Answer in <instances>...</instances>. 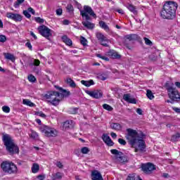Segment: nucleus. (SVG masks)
<instances>
[{
  "label": "nucleus",
  "instance_id": "obj_1",
  "mask_svg": "<svg viewBox=\"0 0 180 180\" xmlns=\"http://www.w3.org/2000/svg\"><path fill=\"white\" fill-rule=\"evenodd\" d=\"M125 137L129 144L134 148L135 153H146V141L142 132L139 133L133 129H127Z\"/></svg>",
  "mask_w": 180,
  "mask_h": 180
},
{
  "label": "nucleus",
  "instance_id": "obj_2",
  "mask_svg": "<svg viewBox=\"0 0 180 180\" xmlns=\"http://www.w3.org/2000/svg\"><path fill=\"white\" fill-rule=\"evenodd\" d=\"M176 9H178V3L174 1H166L160 11V16L162 19L171 20L175 18Z\"/></svg>",
  "mask_w": 180,
  "mask_h": 180
},
{
  "label": "nucleus",
  "instance_id": "obj_3",
  "mask_svg": "<svg viewBox=\"0 0 180 180\" xmlns=\"http://www.w3.org/2000/svg\"><path fill=\"white\" fill-rule=\"evenodd\" d=\"M3 143L6 147V151H8L10 155H13L15 154H19V147L15 143L12 136L9 134H4L2 137Z\"/></svg>",
  "mask_w": 180,
  "mask_h": 180
},
{
  "label": "nucleus",
  "instance_id": "obj_4",
  "mask_svg": "<svg viewBox=\"0 0 180 180\" xmlns=\"http://www.w3.org/2000/svg\"><path fill=\"white\" fill-rule=\"evenodd\" d=\"M44 99H45L48 103H51L53 106H58L60 102H61L58 91H49L44 96Z\"/></svg>",
  "mask_w": 180,
  "mask_h": 180
},
{
  "label": "nucleus",
  "instance_id": "obj_5",
  "mask_svg": "<svg viewBox=\"0 0 180 180\" xmlns=\"http://www.w3.org/2000/svg\"><path fill=\"white\" fill-rule=\"evenodd\" d=\"M1 169H3L4 172L6 174H16L18 172V167L15 163L11 161H4L1 165Z\"/></svg>",
  "mask_w": 180,
  "mask_h": 180
},
{
  "label": "nucleus",
  "instance_id": "obj_6",
  "mask_svg": "<svg viewBox=\"0 0 180 180\" xmlns=\"http://www.w3.org/2000/svg\"><path fill=\"white\" fill-rule=\"evenodd\" d=\"M80 15L84 20H91V16L96 19V14L89 6H84L83 9L80 10Z\"/></svg>",
  "mask_w": 180,
  "mask_h": 180
},
{
  "label": "nucleus",
  "instance_id": "obj_7",
  "mask_svg": "<svg viewBox=\"0 0 180 180\" xmlns=\"http://www.w3.org/2000/svg\"><path fill=\"white\" fill-rule=\"evenodd\" d=\"M166 89L168 91V96L172 101H180V94L176 89L174 88V84L171 83H166Z\"/></svg>",
  "mask_w": 180,
  "mask_h": 180
},
{
  "label": "nucleus",
  "instance_id": "obj_8",
  "mask_svg": "<svg viewBox=\"0 0 180 180\" xmlns=\"http://www.w3.org/2000/svg\"><path fill=\"white\" fill-rule=\"evenodd\" d=\"M40 131L46 136V137H57L58 131L53 127L44 125L40 127Z\"/></svg>",
  "mask_w": 180,
  "mask_h": 180
},
{
  "label": "nucleus",
  "instance_id": "obj_9",
  "mask_svg": "<svg viewBox=\"0 0 180 180\" xmlns=\"http://www.w3.org/2000/svg\"><path fill=\"white\" fill-rule=\"evenodd\" d=\"M38 30L41 34V36L43 37H46V39H49L51 36V30L46 25H41L38 27Z\"/></svg>",
  "mask_w": 180,
  "mask_h": 180
},
{
  "label": "nucleus",
  "instance_id": "obj_10",
  "mask_svg": "<svg viewBox=\"0 0 180 180\" xmlns=\"http://www.w3.org/2000/svg\"><path fill=\"white\" fill-rule=\"evenodd\" d=\"M110 153L113 154L114 155H116L117 161L120 162H127V158L126 156H122L123 153L116 150V149H112L110 150Z\"/></svg>",
  "mask_w": 180,
  "mask_h": 180
},
{
  "label": "nucleus",
  "instance_id": "obj_11",
  "mask_svg": "<svg viewBox=\"0 0 180 180\" xmlns=\"http://www.w3.org/2000/svg\"><path fill=\"white\" fill-rule=\"evenodd\" d=\"M155 165H154L153 163L148 162L146 164L142 165V170L145 174H152L153 171H155Z\"/></svg>",
  "mask_w": 180,
  "mask_h": 180
},
{
  "label": "nucleus",
  "instance_id": "obj_12",
  "mask_svg": "<svg viewBox=\"0 0 180 180\" xmlns=\"http://www.w3.org/2000/svg\"><path fill=\"white\" fill-rule=\"evenodd\" d=\"M6 16L8 19H11L15 22H22V15L18 13H7Z\"/></svg>",
  "mask_w": 180,
  "mask_h": 180
},
{
  "label": "nucleus",
  "instance_id": "obj_13",
  "mask_svg": "<svg viewBox=\"0 0 180 180\" xmlns=\"http://www.w3.org/2000/svg\"><path fill=\"white\" fill-rule=\"evenodd\" d=\"M86 94L96 99H99V98H102L103 96V93L101 90L88 91Z\"/></svg>",
  "mask_w": 180,
  "mask_h": 180
},
{
  "label": "nucleus",
  "instance_id": "obj_14",
  "mask_svg": "<svg viewBox=\"0 0 180 180\" xmlns=\"http://www.w3.org/2000/svg\"><path fill=\"white\" fill-rule=\"evenodd\" d=\"M91 179L92 180H103L102 174L98 170H94L91 172Z\"/></svg>",
  "mask_w": 180,
  "mask_h": 180
},
{
  "label": "nucleus",
  "instance_id": "obj_15",
  "mask_svg": "<svg viewBox=\"0 0 180 180\" xmlns=\"http://www.w3.org/2000/svg\"><path fill=\"white\" fill-rule=\"evenodd\" d=\"M123 99L125 101V102H127L128 103H137V100L136 98L131 97L130 94H124Z\"/></svg>",
  "mask_w": 180,
  "mask_h": 180
},
{
  "label": "nucleus",
  "instance_id": "obj_16",
  "mask_svg": "<svg viewBox=\"0 0 180 180\" xmlns=\"http://www.w3.org/2000/svg\"><path fill=\"white\" fill-rule=\"evenodd\" d=\"M60 93L58 92V95L60 97V102L64 99V98H67V96H70V92L65 89H63L62 88L60 89Z\"/></svg>",
  "mask_w": 180,
  "mask_h": 180
},
{
  "label": "nucleus",
  "instance_id": "obj_17",
  "mask_svg": "<svg viewBox=\"0 0 180 180\" xmlns=\"http://www.w3.org/2000/svg\"><path fill=\"white\" fill-rule=\"evenodd\" d=\"M102 139L103 140L104 143H105V144H107V146H109L110 147H112V146H113L114 144L110 136L103 134L102 136Z\"/></svg>",
  "mask_w": 180,
  "mask_h": 180
},
{
  "label": "nucleus",
  "instance_id": "obj_18",
  "mask_svg": "<svg viewBox=\"0 0 180 180\" xmlns=\"http://www.w3.org/2000/svg\"><path fill=\"white\" fill-rule=\"evenodd\" d=\"M91 20H84V21H82V25L86 27V29H89V30H92L94 27H95V24L89 22Z\"/></svg>",
  "mask_w": 180,
  "mask_h": 180
},
{
  "label": "nucleus",
  "instance_id": "obj_19",
  "mask_svg": "<svg viewBox=\"0 0 180 180\" xmlns=\"http://www.w3.org/2000/svg\"><path fill=\"white\" fill-rule=\"evenodd\" d=\"M96 38L99 41H101V43H103V41H108V37H105V35L101 32L96 33Z\"/></svg>",
  "mask_w": 180,
  "mask_h": 180
},
{
  "label": "nucleus",
  "instance_id": "obj_20",
  "mask_svg": "<svg viewBox=\"0 0 180 180\" xmlns=\"http://www.w3.org/2000/svg\"><path fill=\"white\" fill-rule=\"evenodd\" d=\"M64 176V173L57 172L52 174V180H61Z\"/></svg>",
  "mask_w": 180,
  "mask_h": 180
},
{
  "label": "nucleus",
  "instance_id": "obj_21",
  "mask_svg": "<svg viewBox=\"0 0 180 180\" xmlns=\"http://www.w3.org/2000/svg\"><path fill=\"white\" fill-rule=\"evenodd\" d=\"M65 82H66V84H68V85H69V86H70V88H76L77 87V84H75V82H74V80H72V79H71V78H67L65 79Z\"/></svg>",
  "mask_w": 180,
  "mask_h": 180
},
{
  "label": "nucleus",
  "instance_id": "obj_22",
  "mask_svg": "<svg viewBox=\"0 0 180 180\" xmlns=\"http://www.w3.org/2000/svg\"><path fill=\"white\" fill-rule=\"evenodd\" d=\"M62 40L67 46H72V41L67 35L62 37Z\"/></svg>",
  "mask_w": 180,
  "mask_h": 180
},
{
  "label": "nucleus",
  "instance_id": "obj_23",
  "mask_svg": "<svg viewBox=\"0 0 180 180\" xmlns=\"http://www.w3.org/2000/svg\"><path fill=\"white\" fill-rule=\"evenodd\" d=\"M126 8H127V9H129V11H130V12H131L134 15L137 14V10L136 8V6H133V4H128L127 5H126Z\"/></svg>",
  "mask_w": 180,
  "mask_h": 180
},
{
  "label": "nucleus",
  "instance_id": "obj_24",
  "mask_svg": "<svg viewBox=\"0 0 180 180\" xmlns=\"http://www.w3.org/2000/svg\"><path fill=\"white\" fill-rule=\"evenodd\" d=\"M171 141L173 143H176V141H180V133L174 134L171 137Z\"/></svg>",
  "mask_w": 180,
  "mask_h": 180
},
{
  "label": "nucleus",
  "instance_id": "obj_25",
  "mask_svg": "<svg viewBox=\"0 0 180 180\" xmlns=\"http://www.w3.org/2000/svg\"><path fill=\"white\" fill-rule=\"evenodd\" d=\"M110 127L112 129V130H116L117 131L122 130V125H120L119 123H112L110 124Z\"/></svg>",
  "mask_w": 180,
  "mask_h": 180
},
{
  "label": "nucleus",
  "instance_id": "obj_26",
  "mask_svg": "<svg viewBox=\"0 0 180 180\" xmlns=\"http://www.w3.org/2000/svg\"><path fill=\"white\" fill-rule=\"evenodd\" d=\"M99 26L100 27H101V29H103L104 30H105V32H109L110 30V29L109 28V26L106 25V22L103 21L99 22Z\"/></svg>",
  "mask_w": 180,
  "mask_h": 180
},
{
  "label": "nucleus",
  "instance_id": "obj_27",
  "mask_svg": "<svg viewBox=\"0 0 180 180\" xmlns=\"http://www.w3.org/2000/svg\"><path fill=\"white\" fill-rule=\"evenodd\" d=\"M81 84H82V85H84V86L89 87L91 86V85H94L95 82H94V80L92 79H90L89 81L82 80Z\"/></svg>",
  "mask_w": 180,
  "mask_h": 180
},
{
  "label": "nucleus",
  "instance_id": "obj_28",
  "mask_svg": "<svg viewBox=\"0 0 180 180\" xmlns=\"http://www.w3.org/2000/svg\"><path fill=\"white\" fill-rule=\"evenodd\" d=\"M109 56L111 57V58H116V59H119L121 57V56L115 51H110L109 52Z\"/></svg>",
  "mask_w": 180,
  "mask_h": 180
},
{
  "label": "nucleus",
  "instance_id": "obj_29",
  "mask_svg": "<svg viewBox=\"0 0 180 180\" xmlns=\"http://www.w3.org/2000/svg\"><path fill=\"white\" fill-rule=\"evenodd\" d=\"M23 105H26L27 106H30V108H34L35 105L29 99H23L22 101Z\"/></svg>",
  "mask_w": 180,
  "mask_h": 180
},
{
  "label": "nucleus",
  "instance_id": "obj_30",
  "mask_svg": "<svg viewBox=\"0 0 180 180\" xmlns=\"http://www.w3.org/2000/svg\"><path fill=\"white\" fill-rule=\"evenodd\" d=\"M39 169H40V166L37 163H34L32 167V171L33 174H37L39 172Z\"/></svg>",
  "mask_w": 180,
  "mask_h": 180
},
{
  "label": "nucleus",
  "instance_id": "obj_31",
  "mask_svg": "<svg viewBox=\"0 0 180 180\" xmlns=\"http://www.w3.org/2000/svg\"><path fill=\"white\" fill-rule=\"evenodd\" d=\"M126 38L128 40L133 41V40H137V39L139 38V36L136 34H132L127 35Z\"/></svg>",
  "mask_w": 180,
  "mask_h": 180
},
{
  "label": "nucleus",
  "instance_id": "obj_32",
  "mask_svg": "<svg viewBox=\"0 0 180 180\" xmlns=\"http://www.w3.org/2000/svg\"><path fill=\"white\" fill-rule=\"evenodd\" d=\"M127 180H142L140 176L134 174H130L127 176Z\"/></svg>",
  "mask_w": 180,
  "mask_h": 180
},
{
  "label": "nucleus",
  "instance_id": "obj_33",
  "mask_svg": "<svg viewBox=\"0 0 180 180\" xmlns=\"http://www.w3.org/2000/svg\"><path fill=\"white\" fill-rule=\"evenodd\" d=\"M72 124V121L68 120V121L64 122L63 127L65 129H70V128L72 127V125H71Z\"/></svg>",
  "mask_w": 180,
  "mask_h": 180
},
{
  "label": "nucleus",
  "instance_id": "obj_34",
  "mask_svg": "<svg viewBox=\"0 0 180 180\" xmlns=\"http://www.w3.org/2000/svg\"><path fill=\"white\" fill-rule=\"evenodd\" d=\"M4 57L7 60H11V61H15V56L11 53H4Z\"/></svg>",
  "mask_w": 180,
  "mask_h": 180
},
{
  "label": "nucleus",
  "instance_id": "obj_35",
  "mask_svg": "<svg viewBox=\"0 0 180 180\" xmlns=\"http://www.w3.org/2000/svg\"><path fill=\"white\" fill-rule=\"evenodd\" d=\"M80 43L84 46H88V40L84 37H80Z\"/></svg>",
  "mask_w": 180,
  "mask_h": 180
},
{
  "label": "nucleus",
  "instance_id": "obj_36",
  "mask_svg": "<svg viewBox=\"0 0 180 180\" xmlns=\"http://www.w3.org/2000/svg\"><path fill=\"white\" fill-rule=\"evenodd\" d=\"M146 96L148 99H154V95L153 94V91H151V90H147Z\"/></svg>",
  "mask_w": 180,
  "mask_h": 180
},
{
  "label": "nucleus",
  "instance_id": "obj_37",
  "mask_svg": "<svg viewBox=\"0 0 180 180\" xmlns=\"http://www.w3.org/2000/svg\"><path fill=\"white\" fill-rule=\"evenodd\" d=\"M25 2V0H17L14 3V8H19V6L21 5V4H23Z\"/></svg>",
  "mask_w": 180,
  "mask_h": 180
},
{
  "label": "nucleus",
  "instance_id": "obj_38",
  "mask_svg": "<svg viewBox=\"0 0 180 180\" xmlns=\"http://www.w3.org/2000/svg\"><path fill=\"white\" fill-rule=\"evenodd\" d=\"M28 81H30V82H36L37 79H36V77H34L33 75H30L28 76Z\"/></svg>",
  "mask_w": 180,
  "mask_h": 180
},
{
  "label": "nucleus",
  "instance_id": "obj_39",
  "mask_svg": "<svg viewBox=\"0 0 180 180\" xmlns=\"http://www.w3.org/2000/svg\"><path fill=\"white\" fill-rule=\"evenodd\" d=\"M30 136L32 139H37V137H39V134H37V132H36L34 131H32Z\"/></svg>",
  "mask_w": 180,
  "mask_h": 180
},
{
  "label": "nucleus",
  "instance_id": "obj_40",
  "mask_svg": "<svg viewBox=\"0 0 180 180\" xmlns=\"http://www.w3.org/2000/svg\"><path fill=\"white\" fill-rule=\"evenodd\" d=\"M103 109H105V110H108L109 112H111V110H113V108H112V106L108 104H103Z\"/></svg>",
  "mask_w": 180,
  "mask_h": 180
},
{
  "label": "nucleus",
  "instance_id": "obj_41",
  "mask_svg": "<svg viewBox=\"0 0 180 180\" xmlns=\"http://www.w3.org/2000/svg\"><path fill=\"white\" fill-rule=\"evenodd\" d=\"M96 57H98V58H101V60H104L105 61H109V58L105 56H102L99 53L96 54Z\"/></svg>",
  "mask_w": 180,
  "mask_h": 180
},
{
  "label": "nucleus",
  "instance_id": "obj_42",
  "mask_svg": "<svg viewBox=\"0 0 180 180\" xmlns=\"http://www.w3.org/2000/svg\"><path fill=\"white\" fill-rule=\"evenodd\" d=\"M82 154H88L89 153V148L88 147H83L81 149Z\"/></svg>",
  "mask_w": 180,
  "mask_h": 180
},
{
  "label": "nucleus",
  "instance_id": "obj_43",
  "mask_svg": "<svg viewBox=\"0 0 180 180\" xmlns=\"http://www.w3.org/2000/svg\"><path fill=\"white\" fill-rule=\"evenodd\" d=\"M143 39H144L145 44H147V46H153V42L148 38L144 37Z\"/></svg>",
  "mask_w": 180,
  "mask_h": 180
},
{
  "label": "nucleus",
  "instance_id": "obj_44",
  "mask_svg": "<svg viewBox=\"0 0 180 180\" xmlns=\"http://www.w3.org/2000/svg\"><path fill=\"white\" fill-rule=\"evenodd\" d=\"M66 8L68 12L70 13H71V12H74V6H72L71 4H68Z\"/></svg>",
  "mask_w": 180,
  "mask_h": 180
},
{
  "label": "nucleus",
  "instance_id": "obj_45",
  "mask_svg": "<svg viewBox=\"0 0 180 180\" xmlns=\"http://www.w3.org/2000/svg\"><path fill=\"white\" fill-rule=\"evenodd\" d=\"M2 110L3 112H5V113H9L11 112V108L7 105H4L2 107Z\"/></svg>",
  "mask_w": 180,
  "mask_h": 180
},
{
  "label": "nucleus",
  "instance_id": "obj_46",
  "mask_svg": "<svg viewBox=\"0 0 180 180\" xmlns=\"http://www.w3.org/2000/svg\"><path fill=\"white\" fill-rule=\"evenodd\" d=\"M6 41V36L5 35H0V43H5Z\"/></svg>",
  "mask_w": 180,
  "mask_h": 180
},
{
  "label": "nucleus",
  "instance_id": "obj_47",
  "mask_svg": "<svg viewBox=\"0 0 180 180\" xmlns=\"http://www.w3.org/2000/svg\"><path fill=\"white\" fill-rule=\"evenodd\" d=\"M23 15H25V18H27L28 19L32 17V15H30V13H29V12L26 10H25L23 11Z\"/></svg>",
  "mask_w": 180,
  "mask_h": 180
},
{
  "label": "nucleus",
  "instance_id": "obj_48",
  "mask_svg": "<svg viewBox=\"0 0 180 180\" xmlns=\"http://www.w3.org/2000/svg\"><path fill=\"white\" fill-rule=\"evenodd\" d=\"M118 143H120L121 144V146H126V144H127L126 141L123 139H119Z\"/></svg>",
  "mask_w": 180,
  "mask_h": 180
},
{
  "label": "nucleus",
  "instance_id": "obj_49",
  "mask_svg": "<svg viewBox=\"0 0 180 180\" xmlns=\"http://www.w3.org/2000/svg\"><path fill=\"white\" fill-rule=\"evenodd\" d=\"M32 65H35L36 67H39V65H40V60L37 59L34 60V62L32 64Z\"/></svg>",
  "mask_w": 180,
  "mask_h": 180
},
{
  "label": "nucleus",
  "instance_id": "obj_50",
  "mask_svg": "<svg viewBox=\"0 0 180 180\" xmlns=\"http://www.w3.org/2000/svg\"><path fill=\"white\" fill-rule=\"evenodd\" d=\"M36 22H37V23H44V20L41 19L40 17H37L35 18Z\"/></svg>",
  "mask_w": 180,
  "mask_h": 180
},
{
  "label": "nucleus",
  "instance_id": "obj_51",
  "mask_svg": "<svg viewBox=\"0 0 180 180\" xmlns=\"http://www.w3.org/2000/svg\"><path fill=\"white\" fill-rule=\"evenodd\" d=\"M56 15H58V16H61V15H63V9L58 8L56 10Z\"/></svg>",
  "mask_w": 180,
  "mask_h": 180
},
{
  "label": "nucleus",
  "instance_id": "obj_52",
  "mask_svg": "<svg viewBox=\"0 0 180 180\" xmlns=\"http://www.w3.org/2000/svg\"><path fill=\"white\" fill-rule=\"evenodd\" d=\"M56 167H58V168L60 169H63L64 165H63V163H61V162H57L56 164Z\"/></svg>",
  "mask_w": 180,
  "mask_h": 180
},
{
  "label": "nucleus",
  "instance_id": "obj_53",
  "mask_svg": "<svg viewBox=\"0 0 180 180\" xmlns=\"http://www.w3.org/2000/svg\"><path fill=\"white\" fill-rule=\"evenodd\" d=\"M109 43V41H100V44L101 46H103L104 47H108L109 45L108 44Z\"/></svg>",
  "mask_w": 180,
  "mask_h": 180
},
{
  "label": "nucleus",
  "instance_id": "obj_54",
  "mask_svg": "<svg viewBox=\"0 0 180 180\" xmlns=\"http://www.w3.org/2000/svg\"><path fill=\"white\" fill-rule=\"evenodd\" d=\"M98 78L99 79H101V81H105V79H106V77L105 76H103V75H99L98 76Z\"/></svg>",
  "mask_w": 180,
  "mask_h": 180
},
{
  "label": "nucleus",
  "instance_id": "obj_55",
  "mask_svg": "<svg viewBox=\"0 0 180 180\" xmlns=\"http://www.w3.org/2000/svg\"><path fill=\"white\" fill-rule=\"evenodd\" d=\"M30 36H32L34 39V40H37V36L34 34V32H33L32 31H30Z\"/></svg>",
  "mask_w": 180,
  "mask_h": 180
},
{
  "label": "nucleus",
  "instance_id": "obj_56",
  "mask_svg": "<svg viewBox=\"0 0 180 180\" xmlns=\"http://www.w3.org/2000/svg\"><path fill=\"white\" fill-rule=\"evenodd\" d=\"M172 109L176 113H180V108L173 107Z\"/></svg>",
  "mask_w": 180,
  "mask_h": 180
},
{
  "label": "nucleus",
  "instance_id": "obj_57",
  "mask_svg": "<svg viewBox=\"0 0 180 180\" xmlns=\"http://www.w3.org/2000/svg\"><path fill=\"white\" fill-rule=\"evenodd\" d=\"M25 46H26L27 47H28V49H30V50H32V44H30V42H27V43L25 44Z\"/></svg>",
  "mask_w": 180,
  "mask_h": 180
},
{
  "label": "nucleus",
  "instance_id": "obj_58",
  "mask_svg": "<svg viewBox=\"0 0 180 180\" xmlns=\"http://www.w3.org/2000/svg\"><path fill=\"white\" fill-rule=\"evenodd\" d=\"M27 11L30 12V13H32V15H34V13H35L34 10L32 8H31V7L28 8V11Z\"/></svg>",
  "mask_w": 180,
  "mask_h": 180
},
{
  "label": "nucleus",
  "instance_id": "obj_59",
  "mask_svg": "<svg viewBox=\"0 0 180 180\" xmlns=\"http://www.w3.org/2000/svg\"><path fill=\"white\" fill-rule=\"evenodd\" d=\"M45 178H46V176L44 175L37 176V179H39V180H44Z\"/></svg>",
  "mask_w": 180,
  "mask_h": 180
},
{
  "label": "nucleus",
  "instance_id": "obj_60",
  "mask_svg": "<svg viewBox=\"0 0 180 180\" xmlns=\"http://www.w3.org/2000/svg\"><path fill=\"white\" fill-rule=\"evenodd\" d=\"M136 113H138V115H143V110H141V108H138L136 110Z\"/></svg>",
  "mask_w": 180,
  "mask_h": 180
},
{
  "label": "nucleus",
  "instance_id": "obj_61",
  "mask_svg": "<svg viewBox=\"0 0 180 180\" xmlns=\"http://www.w3.org/2000/svg\"><path fill=\"white\" fill-rule=\"evenodd\" d=\"M110 136L112 139H116V137H117V135L115 132H111Z\"/></svg>",
  "mask_w": 180,
  "mask_h": 180
},
{
  "label": "nucleus",
  "instance_id": "obj_62",
  "mask_svg": "<svg viewBox=\"0 0 180 180\" xmlns=\"http://www.w3.org/2000/svg\"><path fill=\"white\" fill-rule=\"evenodd\" d=\"M37 115L40 116L41 117H46V114L43 112H37Z\"/></svg>",
  "mask_w": 180,
  "mask_h": 180
},
{
  "label": "nucleus",
  "instance_id": "obj_63",
  "mask_svg": "<svg viewBox=\"0 0 180 180\" xmlns=\"http://www.w3.org/2000/svg\"><path fill=\"white\" fill-rule=\"evenodd\" d=\"M63 25H70V20H63Z\"/></svg>",
  "mask_w": 180,
  "mask_h": 180
},
{
  "label": "nucleus",
  "instance_id": "obj_64",
  "mask_svg": "<svg viewBox=\"0 0 180 180\" xmlns=\"http://www.w3.org/2000/svg\"><path fill=\"white\" fill-rule=\"evenodd\" d=\"M175 85H176V86H177V88H180V82H176Z\"/></svg>",
  "mask_w": 180,
  "mask_h": 180
}]
</instances>
